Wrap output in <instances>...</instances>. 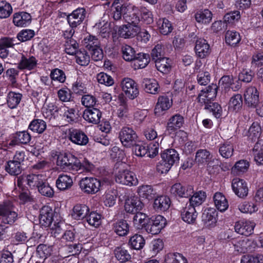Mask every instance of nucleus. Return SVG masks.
Here are the masks:
<instances>
[{"label":"nucleus","instance_id":"nucleus-45","mask_svg":"<svg viewBox=\"0 0 263 263\" xmlns=\"http://www.w3.org/2000/svg\"><path fill=\"white\" fill-rule=\"evenodd\" d=\"M5 170L11 175L16 176L22 172L21 164L14 160H10L5 165Z\"/></svg>","mask_w":263,"mask_h":263},{"label":"nucleus","instance_id":"nucleus-19","mask_svg":"<svg viewBox=\"0 0 263 263\" xmlns=\"http://www.w3.org/2000/svg\"><path fill=\"white\" fill-rule=\"evenodd\" d=\"M102 113L99 109L92 107L86 109L83 114L85 120L89 123L97 124L100 122Z\"/></svg>","mask_w":263,"mask_h":263},{"label":"nucleus","instance_id":"nucleus-14","mask_svg":"<svg viewBox=\"0 0 263 263\" xmlns=\"http://www.w3.org/2000/svg\"><path fill=\"white\" fill-rule=\"evenodd\" d=\"M144 206V204L137 196H132L125 200L124 208L126 212L135 214L140 212Z\"/></svg>","mask_w":263,"mask_h":263},{"label":"nucleus","instance_id":"nucleus-61","mask_svg":"<svg viewBox=\"0 0 263 263\" xmlns=\"http://www.w3.org/2000/svg\"><path fill=\"white\" fill-rule=\"evenodd\" d=\"M85 220L88 223L95 227H98L101 223V215L96 212H92L89 215H87Z\"/></svg>","mask_w":263,"mask_h":263},{"label":"nucleus","instance_id":"nucleus-56","mask_svg":"<svg viewBox=\"0 0 263 263\" xmlns=\"http://www.w3.org/2000/svg\"><path fill=\"white\" fill-rule=\"evenodd\" d=\"M151 60L150 56L147 53L139 52L136 53L135 59L137 61L139 68H145L149 63Z\"/></svg>","mask_w":263,"mask_h":263},{"label":"nucleus","instance_id":"nucleus-40","mask_svg":"<svg viewBox=\"0 0 263 263\" xmlns=\"http://www.w3.org/2000/svg\"><path fill=\"white\" fill-rule=\"evenodd\" d=\"M255 161L258 164H263V141L258 140L253 149Z\"/></svg>","mask_w":263,"mask_h":263},{"label":"nucleus","instance_id":"nucleus-35","mask_svg":"<svg viewBox=\"0 0 263 263\" xmlns=\"http://www.w3.org/2000/svg\"><path fill=\"white\" fill-rule=\"evenodd\" d=\"M142 87L146 92L152 94L157 93L159 88L157 81L154 79H144L142 82Z\"/></svg>","mask_w":263,"mask_h":263},{"label":"nucleus","instance_id":"nucleus-18","mask_svg":"<svg viewBox=\"0 0 263 263\" xmlns=\"http://www.w3.org/2000/svg\"><path fill=\"white\" fill-rule=\"evenodd\" d=\"M255 226L254 222L240 220L235 223V230L238 234L248 236L253 233Z\"/></svg>","mask_w":263,"mask_h":263},{"label":"nucleus","instance_id":"nucleus-49","mask_svg":"<svg viewBox=\"0 0 263 263\" xmlns=\"http://www.w3.org/2000/svg\"><path fill=\"white\" fill-rule=\"evenodd\" d=\"M163 263H187L186 259L179 253H168Z\"/></svg>","mask_w":263,"mask_h":263},{"label":"nucleus","instance_id":"nucleus-9","mask_svg":"<svg viewBox=\"0 0 263 263\" xmlns=\"http://www.w3.org/2000/svg\"><path fill=\"white\" fill-rule=\"evenodd\" d=\"M245 103L249 107L255 108L259 105V92L255 87L248 88L245 93Z\"/></svg>","mask_w":263,"mask_h":263},{"label":"nucleus","instance_id":"nucleus-42","mask_svg":"<svg viewBox=\"0 0 263 263\" xmlns=\"http://www.w3.org/2000/svg\"><path fill=\"white\" fill-rule=\"evenodd\" d=\"M196 21L202 24H209L212 18V13L208 9L200 10L196 12L195 15Z\"/></svg>","mask_w":263,"mask_h":263},{"label":"nucleus","instance_id":"nucleus-48","mask_svg":"<svg viewBox=\"0 0 263 263\" xmlns=\"http://www.w3.org/2000/svg\"><path fill=\"white\" fill-rule=\"evenodd\" d=\"M249 166V163L247 160H239L232 167V173L234 175H239L240 173L246 172L248 170Z\"/></svg>","mask_w":263,"mask_h":263},{"label":"nucleus","instance_id":"nucleus-62","mask_svg":"<svg viewBox=\"0 0 263 263\" xmlns=\"http://www.w3.org/2000/svg\"><path fill=\"white\" fill-rule=\"evenodd\" d=\"M231 242L234 246L235 250L238 253H243L248 251L247 242L245 240L233 239Z\"/></svg>","mask_w":263,"mask_h":263},{"label":"nucleus","instance_id":"nucleus-11","mask_svg":"<svg viewBox=\"0 0 263 263\" xmlns=\"http://www.w3.org/2000/svg\"><path fill=\"white\" fill-rule=\"evenodd\" d=\"M86 11L84 8H79L70 14L67 17V20L72 28H76L80 25L86 17Z\"/></svg>","mask_w":263,"mask_h":263},{"label":"nucleus","instance_id":"nucleus-53","mask_svg":"<svg viewBox=\"0 0 263 263\" xmlns=\"http://www.w3.org/2000/svg\"><path fill=\"white\" fill-rule=\"evenodd\" d=\"M22 95L20 93L10 92L7 96V104L11 109L15 108L20 103Z\"/></svg>","mask_w":263,"mask_h":263},{"label":"nucleus","instance_id":"nucleus-63","mask_svg":"<svg viewBox=\"0 0 263 263\" xmlns=\"http://www.w3.org/2000/svg\"><path fill=\"white\" fill-rule=\"evenodd\" d=\"M0 5V18H5L9 17L12 12L11 5L5 2H2Z\"/></svg>","mask_w":263,"mask_h":263},{"label":"nucleus","instance_id":"nucleus-33","mask_svg":"<svg viewBox=\"0 0 263 263\" xmlns=\"http://www.w3.org/2000/svg\"><path fill=\"white\" fill-rule=\"evenodd\" d=\"M73 184L72 178L67 175H59L56 181V185L58 189L64 191L70 189Z\"/></svg>","mask_w":263,"mask_h":263},{"label":"nucleus","instance_id":"nucleus-6","mask_svg":"<svg viewBox=\"0 0 263 263\" xmlns=\"http://www.w3.org/2000/svg\"><path fill=\"white\" fill-rule=\"evenodd\" d=\"M121 86L125 95L130 99L133 100L138 96L137 84L133 79L129 78H124L121 82Z\"/></svg>","mask_w":263,"mask_h":263},{"label":"nucleus","instance_id":"nucleus-13","mask_svg":"<svg viewBox=\"0 0 263 263\" xmlns=\"http://www.w3.org/2000/svg\"><path fill=\"white\" fill-rule=\"evenodd\" d=\"M140 30V27L137 25L127 24L119 27L118 34L124 39L132 38L138 34Z\"/></svg>","mask_w":263,"mask_h":263},{"label":"nucleus","instance_id":"nucleus-41","mask_svg":"<svg viewBox=\"0 0 263 263\" xmlns=\"http://www.w3.org/2000/svg\"><path fill=\"white\" fill-rule=\"evenodd\" d=\"M145 243V239L142 235L139 234H135L132 236L128 241V245L130 248L137 250L143 248Z\"/></svg>","mask_w":263,"mask_h":263},{"label":"nucleus","instance_id":"nucleus-15","mask_svg":"<svg viewBox=\"0 0 263 263\" xmlns=\"http://www.w3.org/2000/svg\"><path fill=\"white\" fill-rule=\"evenodd\" d=\"M171 193L175 196L188 198L194 193L193 187L191 185L184 186L180 183L174 184L171 189Z\"/></svg>","mask_w":263,"mask_h":263},{"label":"nucleus","instance_id":"nucleus-7","mask_svg":"<svg viewBox=\"0 0 263 263\" xmlns=\"http://www.w3.org/2000/svg\"><path fill=\"white\" fill-rule=\"evenodd\" d=\"M116 181L117 183L127 185H136L138 183V179L135 174L128 170L119 171L116 176Z\"/></svg>","mask_w":263,"mask_h":263},{"label":"nucleus","instance_id":"nucleus-52","mask_svg":"<svg viewBox=\"0 0 263 263\" xmlns=\"http://www.w3.org/2000/svg\"><path fill=\"white\" fill-rule=\"evenodd\" d=\"M242 105V99L240 94H236L231 97L229 103V108L235 111L239 110Z\"/></svg>","mask_w":263,"mask_h":263},{"label":"nucleus","instance_id":"nucleus-47","mask_svg":"<svg viewBox=\"0 0 263 263\" xmlns=\"http://www.w3.org/2000/svg\"><path fill=\"white\" fill-rule=\"evenodd\" d=\"M261 133V129L259 124L257 122H254L248 130V137L252 141H255L260 137Z\"/></svg>","mask_w":263,"mask_h":263},{"label":"nucleus","instance_id":"nucleus-5","mask_svg":"<svg viewBox=\"0 0 263 263\" xmlns=\"http://www.w3.org/2000/svg\"><path fill=\"white\" fill-rule=\"evenodd\" d=\"M119 138L122 144L126 147H130L136 144L138 141V136L132 128L123 127L119 133Z\"/></svg>","mask_w":263,"mask_h":263},{"label":"nucleus","instance_id":"nucleus-50","mask_svg":"<svg viewBox=\"0 0 263 263\" xmlns=\"http://www.w3.org/2000/svg\"><path fill=\"white\" fill-rule=\"evenodd\" d=\"M123 58L126 61L130 62L135 59L136 51L131 46L124 45L121 48Z\"/></svg>","mask_w":263,"mask_h":263},{"label":"nucleus","instance_id":"nucleus-1","mask_svg":"<svg viewBox=\"0 0 263 263\" xmlns=\"http://www.w3.org/2000/svg\"><path fill=\"white\" fill-rule=\"evenodd\" d=\"M161 161L157 165V170L161 174H166L173 165L179 160V154L174 149H167L161 154Z\"/></svg>","mask_w":263,"mask_h":263},{"label":"nucleus","instance_id":"nucleus-3","mask_svg":"<svg viewBox=\"0 0 263 263\" xmlns=\"http://www.w3.org/2000/svg\"><path fill=\"white\" fill-rule=\"evenodd\" d=\"M79 185L83 193L95 194L99 191L101 182L96 178L85 177L79 181Z\"/></svg>","mask_w":263,"mask_h":263},{"label":"nucleus","instance_id":"nucleus-10","mask_svg":"<svg viewBox=\"0 0 263 263\" xmlns=\"http://www.w3.org/2000/svg\"><path fill=\"white\" fill-rule=\"evenodd\" d=\"M218 89V87L216 84L212 83L209 85L198 95L197 98L198 102L205 103L214 100L216 97Z\"/></svg>","mask_w":263,"mask_h":263},{"label":"nucleus","instance_id":"nucleus-28","mask_svg":"<svg viewBox=\"0 0 263 263\" xmlns=\"http://www.w3.org/2000/svg\"><path fill=\"white\" fill-rule=\"evenodd\" d=\"M197 213L194 206H186L181 212L182 220L188 223H194L197 216Z\"/></svg>","mask_w":263,"mask_h":263},{"label":"nucleus","instance_id":"nucleus-57","mask_svg":"<svg viewBox=\"0 0 263 263\" xmlns=\"http://www.w3.org/2000/svg\"><path fill=\"white\" fill-rule=\"evenodd\" d=\"M204 104L205 105L204 109L212 112L213 115L216 118H219L221 117L222 108L219 104L217 103H212L211 101Z\"/></svg>","mask_w":263,"mask_h":263},{"label":"nucleus","instance_id":"nucleus-32","mask_svg":"<svg viewBox=\"0 0 263 263\" xmlns=\"http://www.w3.org/2000/svg\"><path fill=\"white\" fill-rule=\"evenodd\" d=\"M89 212V208L85 204H78L73 208L72 216L76 219H85Z\"/></svg>","mask_w":263,"mask_h":263},{"label":"nucleus","instance_id":"nucleus-8","mask_svg":"<svg viewBox=\"0 0 263 263\" xmlns=\"http://www.w3.org/2000/svg\"><path fill=\"white\" fill-rule=\"evenodd\" d=\"M210 152L205 149H200L197 151L195 156V161L198 164L207 163L208 167L214 166V164L218 165L219 161L218 159H213Z\"/></svg>","mask_w":263,"mask_h":263},{"label":"nucleus","instance_id":"nucleus-39","mask_svg":"<svg viewBox=\"0 0 263 263\" xmlns=\"http://www.w3.org/2000/svg\"><path fill=\"white\" fill-rule=\"evenodd\" d=\"M36 64L37 61L34 57L32 56L28 59L23 55L17 67L21 70L25 69L32 70L36 66Z\"/></svg>","mask_w":263,"mask_h":263},{"label":"nucleus","instance_id":"nucleus-30","mask_svg":"<svg viewBox=\"0 0 263 263\" xmlns=\"http://www.w3.org/2000/svg\"><path fill=\"white\" fill-rule=\"evenodd\" d=\"M50 255V249L44 244L39 245L36 250L35 263H44L46 259Z\"/></svg>","mask_w":263,"mask_h":263},{"label":"nucleus","instance_id":"nucleus-16","mask_svg":"<svg viewBox=\"0 0 263 263\" xmlns=\"http://www.w3.org/2000/svg\"><path fill=\"white\" fill-rule=\"evenodd\" d=\"M232 187L235 194L240 198H245L248 194L247 184L243 179L234 178L232 181Z\"/></svg>","mask_w":263,"mask_h":263},{"label":"nucleus","instance_id":"nucleus-55","mask_svg":"<svg viewBox=\"0 0 263 263\" xmlns=\"http://www.w3.org/2000/svg\"><path fill=\"white\" fill-rule=\"evenodd\" d=\"M74 54L76 55L77 63L79 65L86 66L89 64L90 57L84 49L78 50Z\"/></svg>","mask_w":263,"mask_h":263},{"label":"nucleus","instance_id":"nucleus-25","mask_svg":"<svg viewBox=\"0 0 263 263\" xmlns=\"http://www.w3.org/2000/svg\"><path fill=\"white\" fill-rule=\"evenodd\" d=\"M184 123V118L179 114L173 116L168 120L166 128L171 133L179 129Z\"/></svg>","mask_w":263,"mask_h":263},{"label":"nucleus","instance_id":"nucleus-20","mask_svg":"<svg viewBox=\"0 0 263 263\" xmlns=\"http://www.w3.org/2000/svg\"><path fill=\"white\" fill-rule=\"evenodd\" d=\"M195 49L196 55L202 59L208 56L211 51L209 44L203 39H198L196 41Z\"/></svg>","mask_w":263,"mask_h":263},{"label":"nucleus","instance_id":"nucleus-2","mask_svg":"<svg viewBox=\"0 0 263 263\" xmlns=\"http://www.w3.org/2000/svg\"><path fill=\"white\" fill-rule=\"evenodd\" d=\"M57 164L62 169L78 170L81 162L74 156L69 153H60L58 155Z\"/></svg>","mask_w":263,"mask_h":263},{"label":"nucleus","instance_id":"nucleus-59","mask_svg":"<svg viewBox=\"0 0 263 263\" xmlns=\"http://www.w3.org/2000/svg\"><path fill=\"white\" fill-rule=\"evenodd\" d=\"M233 146L228 142L224 143L219 148V152L221 156L225 158L231 157L233 154Z\"/></svg>","mask_w":263,"mask_h":263},{"label":"nucleus","instance_id":"nucleus-34","mask_svg":"<svg viewBox=\"0 0 263 263\" xmlns=\"http://www.w3.org/2000/svg\"><path fill=\"white\" fill-rule=\"evenodd\" d=\"M138 194L141 198L152 200L155 197L156 192L151 185H143L138 187Z\"/></svg>","mask_w":263,"mask_h":263},{"label":"nucleus","instance_id":"nucleus-37","mask_svg":"<svg viewBox=\"0 0 263 263\" xmlns=\"http://www.w3.org/2000/svg\"><path fill=\"white\" fill-rule=\"evenodd\" d=\"M115 232L120 236H124L129 232V225L126 220L121 219L114 224Z\"/></svg>","mask_w":263,"mask_h":263},{"label":"nucleus","instance_id":"nucleus-29","mask_svg":"<svg viewBox=\"0 0 263 263\" xmlns=\"http://www.w3.org/2000/svg\"><path fill=\"white\" fill-rule=\"evenodd\" d=\"M112 7L114 8L115 10L112 13V17L116 21L120 20L122 16L123 17L126 9V5L123 3L122 0H115Z\"/></svg>","mask_w":263,"mask_h":263},{"label":"nucleus","instance_id":"nucleus-46","mask_svg":"<svg viewBox=\"0 0 263 263\" xmlns=\"http://www.w3.org/2000/svg\"><path fill=\"white\" fill-rule=\"evenodd\" d=\"M123 18L126 22L128 24L137 25L140 21V16L134 10L129 11L127 6L126 5V9Z\"/></svg>","mask_w":263,"mask_h":263},{"label":"nucleus","instance_id":"nucleus-26","mask_svg":"<svg viewBox=\"0 0 263 263\" xmlns=\"http://www.w3.org/2000/svg\"><path fill=\"white\" fill-rule=\"evenodd\" d=\"M116 258L120 262L124 263L131 259V255L127 246L122 245L114 250Z\"/></svg>","mask_w":263,"mask_h":263},{"label":"nucleus","instance_id":"nucleus-54","mask_svg":"<svg viewBox=\"0 0 263 263\" xmlns=\"http://www.w3.org/2000/svg\"><path fill=\"white\" fill-rule=\"evenodd\" d=\"M169 59L165 57L155 61V66L158 70L163 73H168L171 69V66L167 62Z\"/></svg>","mask_w":263,"mask_h":263},{"label":"nucleus","instance_id":"nucleus-4","mask_svg":"<svg viewBox=\"0 0 263 263\" xmlns=\"http://www.w3.org/2000/svg\"><path fill=\"white\" fill-rule=\"evenodd\" d=\"M166 224V219L161 215L152 217L144 231L152 235L159 234Z\"/></svg>","mask_w":263,"mask_h":263},{"label":"nucleus","instance_id":"nucleus-23","mask_svg":"<svg viewBox=\"0 0 263 263\" xmlns=\"http://www.w3.org/2000/svg\"><path fill=\"white\" fill-rule=\"evenodd\" d=\"M150 218L145 213L139 212L135 213L133 218L134 227L137 230H143L146 227Z\"/></svg>","mask_w":263,"mask_h":263},{"label":"nucleus","instance_id":"nucleus-51","mask_svg":"<svg viewBox=\"0 0 263 263\" xmlns=\"http://www.w3.org/2000/svg\"><path fill=\"white\" fill-rule=\"evenodd\" d=\"M225 40L229 45L235 46L240 41L241 38L238 32L229 30L226 33Z\"/></svg>","mask_w":263,"mask_h":263},{"label":"nucleus","instance_id":"nucleus-60","mask_svg":"<svg viewBox=\"0 0 263 263\" xmlns=\"http://www.w3.org/2000/svg\"><path fill=\"white\" fill-rule=\"evenodd\" d=\"M37 189L39 192L43 196L51 197L54 195L53 189L45 182L42 181Z\"/></svg>","mask_w":263,"mask_h":263},{"label":"nucleus","instance_id":"nucleus-36","mask_svg":"<svg viewBox=\"0 0 263 263\" xmlns=\"http://www.w3.org/2000/svg\"><path fill=\"white\" fill-rule=\"evenodd\" d=\"M206 195L205 192L202 191H199L195 193H193L191 196L189 197V201L190 202V206H199L201 205L204 201L205 200Z\"/></svg>","mask_w":263,"mask_h":263},{"label":"nucleus","instance_id":"nucleus-12","mask_svg":"<svg viewBox=\"0 0 263 263\" xmlns=\"http://www.w3.org/2000/svg\"><path fill=\"white\" fill-rule=\"evenodd\" d=\"M17 214L8 205H0V220L4 224H12L16 220Z\"/></svg>","mask_w":263,"mask_h":263},{"label":"nucleus","instance_id":"nucleus-44","mask_svg":"<svg viewBox=\"0 0 263 263\" xmlns=\"http://www.w3.org/2000/svg\"><path fill=\"white\" fill-rule=\"evenodd\" d=\"M46 128V122L41 119H34L30 123L28 128L30 130L42 134Z\"/></svg>","mask_w":263,"mask_h":263},{"label":"nucleus","instance_id":"nucleus-22","mask_svg":"<svg viewBox=\"0 0 263 263\" xmlns=\"http://www.w3.org/2000/svg\"><path fill=\"white\" fill-rule=\"evenodd\" d=\"M31 21L30 14L26 12L16 13L13 15V22L18 27H26Z\"/></svg>","mask_w":263,"mask_h":263},{"label":"nucleus","instance_id":"nucleus-27","mask_svg":"<svg viewBox=\"0 0 263 263\" xmlns=\"http://www.w3.org/2000/svg\"><path fill=\"white\" fill-rule=\"evenodd\" d=\"M217 212L215 209L205 210L202 215V220L206 227L213 226L217 222Z\"/></svg>","mask_w":263,"mask_h":263},{"label":"nucleus","instance_id":"nucleus-31","mask_svg":"<svg viewBox=\"0 0 263 263\" xmlns=\"http://www.w3.org/2000/svg\"><path fill=\"white\" fill-rule=\"evenodd\" d=\"M213 200L216 208L220 212L225 211L229 207L227 199L222 193L216 192L213 196Z\"/></svg>","mask_w":263,"mask_h":263},{"label":"nucleus","instance_id":"nucleus-24","mask_svg":"<svg viewBox=\"0 0 263 263\" xmlns=\"http://www.w3.org/2000/svg\"><path fill=\"white\" fill-rule=\"evenodd\" d=\"M171 200L166 196H160L156 198L154 202V208L158 212L167 210L171 205Z\"/></svg>","mask_w":263,"mask_h":263},{"label":"nucleus","instance_id":"nucleus-43","mask_svg":"<svg viewBox=\"0 0 263 263\" xmlns=\"http://www.w3.org/2000/svg\"><path fill=\"white\" fill-rule=\"evenodd\" d=\"M74 32V31L72 29L70 31V33L71 34V36H72ZM78 43L71 36L70 38L67 39L66 42L65 52L68 54L74 55V53L78 51Z\"/></svg>","mask_w":263,"mask_h":263},{"label":"nucleus","instance_id":"nucleus-64","mask_svg":"<svg viewBox=\"0 0 263 263\" xmlns=\"http://www.w3.org/2000/svg\"><path fill=\"white\" fill-rule=\"evenodd\" d=\"M141 20L147 24H150L153 22L152 13L145 7L140 9Z\"/></svg>","mask_w":263,"mask_h":263},{"label":"nucleus","instance_id":"nucleus-21","mask_svg":"<svg viewBox=\"0 0 263 263\" xmlns=\"http://www.w3.org/2000/svg\"><path fill=\"white\" fill-rule=\"evenodd\" d=\"M69 139L73 143L80 145H85L88 142V138L85 134L77 129L70 130Z\"/></svg>","mask_w":263,"mask_h":263},{"label":"nucleus","instance_id":"nucleus-17","mask_svg":"<svg viewBox=\"0 0 263 263\" xmlns=\"http://www.w3.org/2000/svg\"><path fill=\"white\" fill-rule=\"evenodd\" d=\"M40 223L43 227H51L53 221V211L48 205L43 206L40 211Z\"/></svg>","mask_w":263,"mask_h":263},{"label":"nucleus","instance_id":"nucleus-58","mask_svg":"<svg viewBox=\"0 0 263 263\" xmlns=\"http://www.w3.org/2000/svg\"><path fill=\"white\" fill-rule=\"evenodd\" d=\"M158 25L160 32L162 34L167 35L172 31L173 27L172 24L168 20L165 18L159 20L158 22Z\"/></svg>","mask_w":263,"mask_h":263},{"label":"nucleus","instance_id":"nucleus-38","mask_svg":"<svg viewBox=\"0 0 263 263\" xmlns=\"http://www.w3.org/2000/svg\"><path fill=\"white\" fill-rule=\"evenodd\" d=\"M172 104V102L170 101L167 97H159L155 108V114H160L163 111L167 110Z\"/></svg>","mask_w":263,"mask_h":263}]
</instances>
